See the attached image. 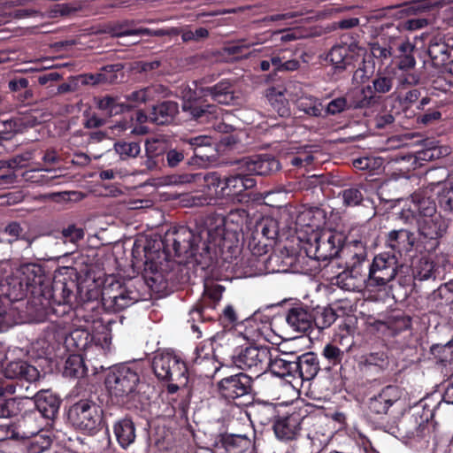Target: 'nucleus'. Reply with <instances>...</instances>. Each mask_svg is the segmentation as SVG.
Masks as SVG:
<instances>
[{
	"mask_svg": "<svg viewBox=\"0 0 453 453\" xmlns=\"http://www.w3.org/2000/svg\"><path fill=\"white\" fill-rule=\"evenodd\" d=\"M347 110H349L347 98L345 96H339L332 99L324 106L322 118H326L329 115H336Z\"/></svg>",
	"mask_w": 453,
	"mask_h": 453,
	"instance_id": "obj_64",
	"label": "nucleus"
},
{
	"mask_svg": "<svg viewBox=\"0 0 453 453\" xmlns=\"http://www.w3.org/2000/svg\"><path fill=\"white\" fill-rule=\"evenodd\" d=\"M256 185V179L241 166L238 172L224 176V185L220 188L221 196H239L246 190L254 188Z\"/></svg>",
	"mask_w": 453,
	"mask_h": 453,
	"instance_id": "obj_22",
	"label": "nucleus"
},
{
	"mask_svg": "<svg viewBox=\"0 0 453 453\" xmlns=\"http://www.w3.org/2000/svg\"><path fill=\"white\" fill-rule=\"evenodd\" d=\"M166 88L160 84H153L138 90L132 91L126 96L127 111L139 107L141 104L150 106L151 103L157 101L165 94Z\"/></svg>",
	"mask_w": 453,
	"mask_h": 453,
	"instance_id": "obj_30",
	"label": "nucleus"
},
{
	"mask_svg": "<svg viewBox=\"0 0 453 453\" xmlns=\"http://www.w3.org/2000/svg\"><path fill=\"white\" fill-rule=\"evenodd\" d=\"M413 277L417 280H435L441 278L442 273L441 266L434 261L421 257L413 267Z\"/></svg>",
	"mask_w": 453,
	"mask_h": 453,
	"instance_id": "obj_43",
	"label": "nucleus"
},
{
	"mask_svg": "<svg viewBox=\"0 0 453 453\" xmlns=\"http://www.w3.org/2000/svg\"><path fill=\"white\" fill-rule=\"evenodd\" d=\"M306 416V410L284 405L273 425L276 438L281 441L297 440L301 435L303 421Z\"/></svg>",
	"mask_w": 453,
	"mask_h": 453,
	"instance_id": "obj_17",
	"label": "nucleus"
},
{
	"mask_svg": "<svg viewBox=\"0 0 453 453\" xmlns=\"http://www.w3.org/2000/svg\"><path fill=\"white\" fill-rule=\"evenodd\" d=\"M118 65H108L102 68L100 73H85L80 75L79 81L82 85H98L102 83H112L116 81L117 75L115 72L118 71Z\"/></svg>",
	"mask_w": 453,
	"mask_h": 453,
	"instance_id": "obj_45",
	"label": "nucleus"
},
{
	"mask_svg": "<svg viewBox=\"0 0 453 453\" xmlns=\"http://www.w3.org/2000/svg\"><path fill=\"white\" fill-rule=\"evenodd\" d=\"M8 88L13 93L17 101L23 104H29L34 99V94L29 88V81L25 77H15L8 82Z\"/></svg>",
	"mask_w": 453,
	"mask_h": 453,
	"instance_id": "obj_46",
	"label": "nucleus"
},
{
	"mask_svg": "<svg viewBox=\"0 0 453 453\" xmlns=\"http://www.w3.org/2000/svg\"><path fill=\"white\" fill-rule=\"evenodd\" d=\"M2 373L6 379L25 380L27 382H35L40 376L35 366L21 359L10 361L3 365Z\"/></svg>",
	"mask_w": 453,
	"mask_h": 453,
	"instance_id": "obj_27",
	"label": "nucleus"
},
{
	"mask_svg": "<svg viewBox=\"0 0 453 453\" xmlns=\"http://www.w3.org/2000/svg\"><path fill=\"white\" fill-rule=\"evenodd\" d=\"M87 367L81 355H70L65 362L63 376L70 379H79L86 375Z\"/></svg>",
	"mask_w": 453,
	"mask_h": 453,
	"instance_id": "obj_50",
	"label": "nucleus"
},
{
	"mask_svg": "<svg viewBox=\"0 0 453 453\" xmlns=\"http://www.w3.org/2000/svg\"><path fill=\"white\" fill-rule=\"evenodd\" d=\"M295 379L303 380L314 379L319 372L323 369L319 364V357L314 352H306L300 356H295Z\"/></svg>",
	"mask_w": 453,
	"mask_h": 453,
	"instance_id": "obj_31",
	"label": "nucleus"
},
{
	"mask_svg": "<svg viewBox=\"0 0 453 453\" xmlns=\"http://www.w3.org/2000/svg\"><path fill=\"white\" fill-rule=\"evenodd\" d=\"M274 352L275 355L271 352L267 371L279 378L295 379V356L288 353L279 354L276 350Z\"/></svg>",
	"mask_w": 453,
	"mask_h": 453,
	"instance_id": "obj_34",
	"label": "nucleus"
},
{
	"mask_svg": "<svg viewBox=\"0 0 453 453\" xmlns=\"http://www.w3.org/2000/svg\"><path fill=\"white\" fill-rule=\"evenodd\" d=\"M67 419L75 429L94 435L102 428L103 410L92 400L81 399L70 406Z\"/></svg>",
	"mask_w": 453,
	"mask_h": 453,
	"instance_id": "obj_11",
	"label": "nucleus"
},
{
	"mask_svg": "<svg viewBox=\"0 0 453 453\" xmlns=\"http://www.w3.org/2000/svg\"><path fill=\"white\" fill-rule=\"evenodd\" d=\"M96 108L105 116L112 117L127 111V105L118 96L104 95L94 98Z\"/></svg>",
	"mask_w": 453,
	"mask_h": 453,
	"instance_id": "obj_41",
	"label": "nucleus"
},
{
	"mask_svg": "<svg viewBox=\"0 0 453 453\" xmlns=\"http://www.w3.org/2000/svg\"><path fill=\"white\" fill-rule=\"evenodd\" d=\"M418 253H433L440 245L441 239L447 232L448 225L441 215L432 218L418 219Z\"/></svg>",
	"mask_w": 453,
	"mask_h": 453,
	"instance_id": "obj_16",
	"label": "nucleus"
},
{
	"mask_svg": "<svg viewBox=\"0 0 453 453\" xmlns=\"http://www.w3.org/2000/svg\"><path fill=\"white\" fill-rule=\"evenodd\" d=\"M345 97L347 98L349 110L369 108L377 104L376 96L372 95L371 88L367 85L359 89L350 91Z\"/></svg>",
	"mask_w": 453,
	"mask_h": 453,
	"instance_id": "obj_44",
	"label": "nucleus"
},
{
	"mask_svg": "<svg viewBox=\"0 0 453 453\" xmlns=\"http://www.w3.org/2000/svg\"><path fill=\"white\" fill-rule=\"evenodd\" d=\"M296 108L309 117H321L324 105L321 100L312 96H301L296 100Z\"/></svg>",
	"mask_w": 453,
	"mask_h": 453,
	"instance_id": "obj_51",
	"label": "nucleus"
},
{
	"mask_svg": "<svg viewBox=\"0 0 453 453\" xmlns=\"http://www.w3.org/2000/svg\"><path fill=\"white\" fill-rule=\"evenodd\" d=\"M34 403L42 417L52 420L58 414L61 399L50 390H41L35 395Z\"/></svg>",
	"mask_w": 453,
	"mask_h": 453,
	"instance_id": "obj_32",
	"label": "nucleus"
},
{
	"mask_svg": "<svg viewBox=\"0 0 453 453\" xmlns=\"http://www.w3.org/2000/svg\"><path fill=\"white\" fill-rule=\"evenodd\" d=\"M195 370L202 376L206 378H212L220 368V364L216 359V355L206 357L201 361V364H192Z\"/></svg>",
	"mask_w": 453,
	"mask_h": 453,
	"instance_id": "obj_61",
	"label": "nucleus"
},
{
	"mask_svg": "<svg viewBox=\"0 0 453 453\" xmlns=\"http://www.w3.org/2000/svg\"><path fill=\"white\" fill-rule=\"evenodd\" d=\"M369 243L349 242L342 244L341 257L346 260V269L338 275L342 281L349 279L357 280L362 276V265L367 260V249Z\"/></svg>",
	"mask_w": 453,
	"mask_h": 453,
	"instance_id": "obj_19",
	"label": "nucleus"
},
{
	"mask_svg": "<svg viewBox=\"0 0 453 453\" xmlns=\"http://www.w3.org/2000/svg\"><path fill=\"white\" fill-rule=\"evenodd\" d=\"M399 259L390 251L374 256L369 265L368 274L362 273L361 280L369 287H384L393 280L397 274Z\"/></svg>",
	"mask_w": 453,
	"mask_h": 453,
	"instance_id": "obj_14",
	"label": "nucleus"
},
{
	"mask_svg": "<svg viewBox=\"0 0 453 453\" xmlns=\"http://www.w3.org/2000/svg\"><path fill=\"white\" fill-rule=\"evenodd\" d=\"M266 110L271 116L288 118L291 115L289 102L282 92L270 88L266 94Z\"/></svg>",
	"mask_w": 453,
	"mask_h": 453,
	"instance_id": "obj_38",
	"label": "nucleus"
},
{
	"mask_svg": "<svg viewBox=\"0 0 453 453\" xmlns=\"http://www.w3.org/2000/svg\"><path fill=\"white\" fill-rule=\"evenodd\" d=\"M114 149L123 160L136 157L141 152V146L137 142L119 141L115 142Z\"/></svg>",
	"mask_w": 453,
	"mask_h": 453,
	"instance_id": "obj_60",
	"label": "nucleus"
},
{
	"mask_svg": "<svg viewBox=\"0 0 453 453\" xmlns=\"http://www.w3.org/2000/svg\"><path fill=\"white\" fill-rule=\"evenodd\" d=\"M345 242H359L369 243L371 242L370 229L367 226H357L349 229V234H345Z\"/></svg>",
	"mask_w": 453,
	"mask_h": 453,
	"instance_id": "obj_63",
	"label": "nucleus"
},
{
	"mask_svg": "<svg viewBox=\"0 0 453 453\" xmlns=\"http://www.w3.org/2000/svg\"><path fill=\"white\" fill-rule=\"evenodd\" d=\"M42 282L37 285L34 293L36 294L35 312L42 318L51 319L52 315L62 317L68 314L76 299L74 290L78 283L66 273H55L52 280L46 277L42 269Z\"/></svg>",
	"mask_w": 453,
	"mask_h": 453,
	"instance_id": "obj_3",
	"label": "nucleus"
},
{
	"mask_svg": "<svg viewBox=\"0 0 453 453\" xmlns=\"http://www.w3.org/2000/svg\"><path fill=\"white\" fill-rule=\"evenodd\" d=\"M366 50L358 44L352 36L342 35L341 42L334 45L327 55L335 72H342L348 67H356L353 80L357 83H365L369 81L374 71V65L365 58Z\"/></svg>",
	"mask_w": 453,
	"mask_h": 453,
	"instance_id": "obj_6",
	"label": "nucleus"
},
{
	"mask_svg": "<svg viewBox=\"0 0 453 453\" xmlns=\"http://www.w3.org/2000/svg\"><path fill=\"white\" fill-rule=\"evenodd\" d=\"M67 332L57 325L48 326L36 345L42 349V355L50 356L63 344L67 348Z\"/></svg>",
	"mask_w": 453,
	"mask_h": 453,
	"instance_id": "obj_28",
	"label": "nucleus"
},
{
	"mask_svg": "<svg viewBox=\"0 0 453 453\" xmlns=\"http://www.w3.org/2000/svg\"><path fill=\"white\" fill-rule=\"evenodd\" d=\"M401 398L399 387L388 385L372 395L368 402V411L371 416L382 417L387 415L390 407Z\"/></svg>",
	"mask_w": 453,
	"mask_h": 453,
	"instance_id": "obj_23",
	"label": "nucleus"
},
{
	"mask_svg": "<svg viewBox=\"0 0 453 453\" xmlns=\"http://www.w3.org/2000/svg\"><path fill=\"white\" fill-rule=\"evenodd\" d=\"M21 277L12 279L8 283L7 296L12 302H18L25 298L27 304L35 312L36 287L42 282V266L30 263L21 266Z\"/></svg>",
	"mask_w": 453,
	"mask_h": 453,
	"instance_id": "obj_10",
	"label": "nucleus"
},
{
	"mask_svg": "<svg viewBox=\"0 0 453 453\" xmlns=\"http://www.w3.org/2000/svg\"><path fill=\"white\" fill-rule=\"evenodd\" d=\"M189 148L187 146V141L184 140L174 148L166 149L162 152V165L171 169L181 166L182 165H188Z\"/></svg>",
	"mask_w": 453,
	"mask_h": 453,
	"instance_id": "obj_36",
	"label": "nucleus"
},
{
	"mask_svg": "<svg viewBox=\"0 0 453 453\" xmlns=\"http://www.w3.org/2000/svg\"><path fill=\"white\" fill-rule=\"evenodd\" d=\"M284 405H278L271 403L259 404L256 409V416L262 425L274 422Z\"/></svg>",
	"mask_w": 453,
	"mask_h": 453,
	"instance_id": "obj_55",
	"label": "nucleus"
},
{
	"mask_svg": "<svg viewBox=\"0 0 453 453\" xmlns=\"http://www.w3.org/2000/svg\"><path fill=\"white\" fill-rule=\"evenodd\" d=\"M251 445L247 435L231 433L219 434L214 444L218 453H245Z\"/></svg>",
	"mask_w": 453,
	"mask_h": 453,
	"instance_id": "obj_26",
	"label": "nucleus"
},
{
	"mask_svg": "<svg viewBox=\"0 0 453 453\" xmlns=\"http://www.w3.org/2000/svg\"><path fill=\"white\" fill-rule=\"evenodd\" d=\"M18 414L17 402L15 398L6 397L0 388V419L11 418Z\"/></svg>",
	"mask_w": 453,
	"mask_h": 453,
	"instance_id": "obj_62",
	"label": "nucleus"
},
{
	"mask_svg": "<svg viewBox=\"0 0 453 453\" xmlns=\"http://www.w3.org/2000/svg\"><path fill=\"white\" fill-rule=\"evenodd\" d=\"M430 353L436 364L442 366L453 364V337L445 344L435 343L430 347Z\"/></svg>",
	"mask_w": 453,
	"mask_h": 453,
	"instance_id": "obj_52",
	"label": "nucleus"
},
{
	"mask_svg": "<svg viewBox=\"0 0 453 453\" xmlns=\"http://www.w3.org/2000/svg\"><path fill=\"white\" fill-rule=\"evenodd\" d=\"M437 187L438 204L444 211L453 213V180L439 181Z\"/></svg>",
	"mask_w": 453,
	"mask_h": 453,
	"instance_id": "obj_53",
	"label": "nucleus"
},
{
	"mask_svg": "<svg viewBox=\"0 0 453 453\" xmlns=\"http://www.w3.org/2000/svg\"><path fill=\"white\" fill-rule=\"evenodd\" d=\"M390 357L386 346L372 348L360 355L357 359L359 371L367 376H378L388 370Z\"/></svg>",
	"mask_w": 453,
	"mask_h": 453,
	"instance_id": "obj_20",
	"label": "nucleus"
},
{
	"mask_svg": "<svg viewBox=\"0 0 453 453\" xmlns=\"http://www.w3.org/2000/svg\"><path fill=\"white\" fill-rule=\"evenodd\" d=\"M271 348L267 346H241L232 355V362L238 369L262 374L268 370Z\"/></svg>",
	"mask_w": 453,
	"mask_h": 453,
	"instance_id": "obj_18",
	"label": "nucleus"
},
{
	"mask_svg": "<svg viewBox=\"0 0 453 453\" xmlns=\"http://www.w3.org/2000/svg\"><path fill=\"white\" fill-rule=\"evenodd\" d=\"M113 432L117 441L123 449H127L135 440V426L130 418L118 420L113 426Z\"/></svg>",
	"mask_w": 453,
	"mask_h": 453,
	"instance_id": "obj_42",
	"label": "nucleus"
},
{
	"mask_svg": "<svg viewBox=\"0 0 453 453\" xmlns=\"http://www.w3.org/2000/svg\"><path fill=\"white\" fill-rule=\"evenodd\" d=\"M225 287L218 284H205L204 291L201 298L190 309L188 322L193 332L197 333V337L202 336V330L197 323H205L219 320L222 324H234L237 321L235 311L232 305H226L222 312H219L217 307L222 299Z\"/></svg>",
	"mask_w": 453,
	"mask_h": 453,
	"instance_id": "obj_5",
	"label": "nucleus"
},
{
	"mask_svg": "<svg viewBox=\"0 0 453 453\" xmlns=\"http://www.w3.org/2000/svg\"><path fill=\"white\" fill-rule=\"evenodd\" d=\"M385 244L398 258L403 255L411 256V252L418 253L416 234L406 228L389 231L385 237Z\"/></svg>",
	"mask_w": 453,
	"mask_h": 453,
	"instance_id": "obj_21",
	"label": "nucleus"
},
{
	"mask_svg": "<svg viewBox=\"0 0 453 453\" xmlns=\"http://www.w3.org/2000/svg\"><path fill=\"white\" fill-rule=\"evenodd\" d=\"M395 77L389 73L379 72L372 79L371 84L367 86L371 88L372 95L376 96V102L378 103L382 95L390 92L394 87Z\"/></svg>",
	"mask_w": 453,
	"mask_h": 453,
	"instance_id": "obj_47",
	"label": "nucleus"
},
{
	"mask_svg": "<svg viewBox=\"0 0 453 453\" xmlns=\"http://www.w3.org/2000/svg\"><path fill=\"white\" fill-rule=\"evenodd\" d=\"M216 387L219 397L229 404L245 406L254 399L253 379L244 372L224 377Z\"/></svg>",
	"mask_w": 453,
	"mask_h": 453,
	"instance_id": "obj_9",
	"label": "nucleus"
},
{
	"mask_svg": "<svg viewBox=\"0 0 453 453\" xmlns=\"http://www.w3.org/2000/svg\"><path fill=\"white\" fill-rule=\"evenodd\" d=\"M345 234L334 229H322L312 232L303 244V250L310 258L326 261L341 257Z\"/></svg>",
	"mask_w": 453,
	"mask_h": 453,
	"instance_id": "obj_8",
	"label": "nucleus"
},
{
	"mask_svg": "<svg viewBox=\"0 0 453 453\" xmlns=\"http://www.w3.org/2000/svg\"><path fill=\"white\" fill-rule=\"evenodd\" d=\"M408 211L411 218L416 220L418 219L432 218L434 215H440L437 213L436 204L434 200L425 196L419 197L418 196L412 197Z\"/></svg>",
	"mask_w": 453,
	"mask_h": 453,
	"instance_id": "obj_40",
	"label": "nucleus"
},
{
	"mask_svg": "<svg viewBox=\"0 0 453 453\" xmlns=\"http://www.w3.org/2000/svg\"><path fill=\"white\" fill-rule=\"evenodd\" d=\"M91 334L85 330L76 329L68 334L67 349L84 350L90 343Z\"/></svg>",
	"mask_w": 453,
	"mask_h": 453,
	"instance_id": "obj_58",
	"label": "nucleus"
},
{
	"mask_svg": "<svg viewBox=\"0 0 453 453\" xmlns=\"http://www.w3.org/2000/svg\"><path fill=\"white\" fill-rule=\"evenodd\" d=\"M140 369L134 364H119L111 366L106 374L104 384L111 397L118 403L132 408L130 401L137 394Z\"/></svg>",
	"mask_w": 453,
	"mask_h": 453,
	"instance_id": "obj_7",
	"label": "nucleus"
},
{
	"mask_svg": "<svg viewBox=\"0 0 453 453\" xmlns=\"http://www.w3.org/2000/svg\"><path fill=\"white\" fill-rule=\"evenodd\" d=\"M140 300V293L130 282L112 279L102 289V303L106 310L119 312Z\"/></svg>",
	"mask_w": 453,
	"mask_h": 453,
	"instance_id": "obj_12",
	"label": "nucleus"
},
{
	"mask_svg": "<svg viewBox=\"0 0 453 453\" xmlns=\"http://www.w3.org/2000/svg\"><path fill=\"white\" fill-rule=\"evenodd\" d=\"M373 327L383 335L392 337L400 349L409 348L412 343V318L404 312L388 316L386 320H376Z\"/></svg>",
	"mask_w": 453,
	"mask_h": 453,
	"instance_id": "obj_15",
	"label": "nucleus"
},
{
	"mask_svg": "<svg viewBox=\"0 0 453 453\" xmlns=\"http://www.w3.org/2000/svg\"><path fill=\"white\" fill-rule=\"evenodd\" d=\"M151 367L159 380L175 381L183 385L188 382L186 363L172 351H157Z\"/></svg>",
	"mask_w": 453,
	"mask_h": 453,
	"instance_id": "obj_13",
	"label": "nucleus"
},
{
	"mask_svg": "<svg viewBox=\"0 0 453 453\" xmlns=\"http://www.w3.org/2000/svg\"><path fill=\"white\" fill-rule=\"evenodd\" d=\"M400 56L397 65L401 70H410L415 66L416 60L413 56L415 47L409 42H403L399 48Z\"/></svg>",
	"mask_w": 453,
	"mask_h": 453,
	"instance_id": "obj_57",
	"label": "nucleus"
},
{
	"mask_svg": "<svg viewBox=\"0 0 453 453\" xmlns=\"http://www.w3.org/2000/svg\"><path fill=\"white\" fill-rule=\"evenodd\" d=\"M343 204L347 207L360 205L364 200V193L361 186H349L340 193Z\"/></svg>",
	"mask_w": 453,
	"mask_h": 453,
	"instance_id": "obj_59",
	"label": "nucleus"
},
{
	"mask_svg": "<svg viewBox=\"0 0 453 453\" xmlns=\"http://www.w3.org/2000/svg\"><path fill=\"white\" fill-rule=\"evenodd\" d=\"M242 168L252 175H269L280 168L279 160L271 154H257L243 157L241 161Z\"/></svg>",
	"mask_w": 453,
	"mask_h": 453,
	"instance_id": "obj_25",
	"label": "nucleus"
},
{
	"mask_svg": "<svg viewBox=\"0 0 453 453\" xmlns=\"http://www.w3.org/2000/svg\"><path fill=\"white\" fill-rule=\"evenodd\" d=\"M312 325L319 330L328 328L336 320L337 314L335 311L329 307L317 306L311 311Z\"/></svg>",
	"mask_w": 453,
	"mask_h": 453,
	"instance_id": "obj_49",
	"label": "nucleus"
},
{
	"mask_svg": "<svg viewBox=\"0 0 453 453\" xmlns=\"http://www.w3.org/2000/svg\"><path fill=\"white\" fill-rule=\"evenodd\" d=\"M188 150V165L203 166L207 165L213 157L211 138L205 135H198L187 139Z\"/></svg>",
	"mask_w": 453,
	"mask_h": 453,
	"instance_id": "obj_24",
	"label": "nucleus"
},
{
	"mask_svg": "<svg viewBox=\"0 0 453 453\" xmlns=\"http://www.w3.org/2000/svg\"><path fill=\"white\" fill-rule=\"evenodd\" d=\"M321 355L326 362L324 369L330 371L332 368L342 365L345 357V352L338 346L333 343H327L323 348Z\"/></svg>",
	"mask_w": 453,
	"mask_h": 453,
	"instance_id": "obj_54",
	"label": "nucleus"
},
{
	"mask_svg": "<svg viewBox=\"0 0 453 453\" xmlns=\"http://www.w3.org/2000/svg\"><path fill=\"white\" fill-rule=\"evenodd\" d=\"M292 52L288 50H281L279 53L273 55L269 60H262L260 62V69L268 71L273 65L274 71H296L299 68L300 63L296 58H290Z\"/></svg>",
	"mask_w": 453,
	"mask_h": 453,
	"instance_id": "obj_35",
	"label": "nucleus"
},
{
	"mask_svg": "<svg viewBox=\"0 0 453 453\" xmlns=\"http://www.w3.org/2000/svg\"><path fill=\"white\" fill-rule=\"evenodd\" d=\"M427 55L435 68H444L453 73V47L444 42H431L427 49Z\"/></svg>",
	"mask_w": 453,
	"mask_h": 453,
	"instance_id": "obj_33",
	"label": "nucleus"
},
{
	"mask_svg": "<svg viewBox=\"0 0 453 453\" xmlns=\"http://www.w3.org/2000/svg\"><path fill=\"white\" fill-rule=\"evenodd\" d=\"M443 403L442 397L434 395L421 399L416 408L422 411L400 421L397 429L403 442L417 450L432 447L433 450H441L450 441L440 426L434 421L435 411Z\"/></svg>",
	"mask_w": 453,
	"mask_h": 453,
	"instance_id": "obj_2",
	"label": "nucleus"
},
{
	"mask_svg": "<svg viewBox=\"0 0 453 453\" xmlns=\"http://www.w3.org/2000/svg\"><path fill=\"white\" fill-rule=\"evenodd\" d=\"M276 241L272 237H265L261 234L257 235L256 231L252 229L248 237V248L255 257L266 255L273 250Z\"/></svg>",
	"mask_w": 453,
	"mask_h": 453,
	"instance_id": "obj_48",
	"label": "nucleus"
},
{
	"mask_svg": "<svg viewBox=\"0 0 453 453\" xmlns=\"http://www.w3.org/2000/svg\"><path fill=\"white\" fill-rule=\"evenodd\" d=\"M257 235H263L265 237H272L276 241L279 235V224L278 221L273 218H263L257 221L253 228Z\"/></svg>",
	"mask_w": 453,
	"mask_h": 453,
	"instance_id": "obj_56",
	"label": "nucleus"
},
{
	"mask_svg": "<svg viewBox=\"0 0 453 453\" xmlns=\"http://www.w3.org/2000/svg\"><path fill=\"white\" fill-rule=\"evenodd\" d=\"M179 114L178 103L171 100L160 101V98L150 104V122L157 126L172 124Z\"/></svg>",
	"mask_w": 453,
	"mask_h": 453,
	"instance_id": "obj_29",
	"label": "nucleus"
},
{
	"mask_svg": "<svg viewBox=\"0 0 453 453\" xmlns=\"http://www.w3.org/2000/svg\"><path fill=\"white\" fill-rule=\"evenodd\" d=\"M417 109L419 111L416 114L417 123L428 126L438 121L441 118V113L437 105V102L428 96L421 98Z\"/></svg>",
	"mask_w": 453,
	"mask_h": 453,
	"instance_id": "obj_39",
	"label": "nucleus"
},
{
	"mask_svg": "<svg viewBox=\"0 0 453 453\" xmlns=\"http://www.w3.org/2000/svg\"><path fill=\"white\" fill-rule=\"evenodd\" d=\"M238 242V239L235 240ZM163 250L143 247L144 260L137 257V248L132 250L133 264L143 265V276L147 281L157 283L173 281L169 267L171 258L176 259L177 266L192 265L202 271L208 270L218 263L219 257L224 261L232 258L237 251L234 241L227 236L225 229V218L207 215L195 220L194 226H175L168 229L161 240ZM174 265H171V269Z\"/></svg>",
	"mask_w": 453,
	"mask_h": 453,
	"instance_id": "obj_1",
	"label": "nucleus"
},
{
	"mask_svg": "<svg viewBox=\"0 0 453 453\" xmlns=\"http://www.w3.org/2000/svg\"><path fill=\"white\" fill-rule=\"evenodd\" d=\"M210 96L213 102L219 104H231L234 99V88L231 81L222 80L210 87L189 89L182 98V111L189 119L198 124H205L218 119L219 108L208 101Z\"/></svg>",
	"mask_w": 453,
	"mask_h": 453,
	"instance_id": "obj_4",
	"label": "nucleus"
},
{
	"mask_svg": "<svg viewBox=\"0 0 453 453\" xmlns=\"http://www.w3.org/2000/svg\"><path fill=\"white\" fill-rule=\"evenodd\" d=\"M286 321L294 330L307 333L312 326L311 312L303 306L292 307L288 311Z\"/></svg>",
	"mask_w": 453,
	"mask_h": 453,
	"instance_id": "obj_37",
	"label": "nucleus"
}]
</instances>
